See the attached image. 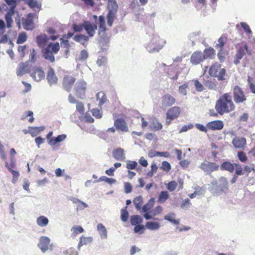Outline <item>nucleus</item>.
<instances>
[{"label": "nucleus", "mask_w": 255, "mask_h": 255, "mask_svg": "<svg viewBox=\"0 0 255 255\" xmlns=\"http://www.w3.org/2000/svg\"><path fill=\"white\" fill-rule=\"evenodd\" d=\"M47 32L49 34H53L52 35H51L50 37V39L52 40H55L59 37V35L58 34L56 35V34L57 33L56 31L51 27L49 28L47 30Z\"/></svg>", "instance_id": "48"}, {"label": "nucleus", "mask_w": 255, "mask_h": 255, "mask_svg": "<svg viewBox=\"0 0 255 255\" xmlns=\"http://www.w3.org/2000/svg\"><path fill=\"white\" fill-rule=\"evenodd\" d=\"M199 167L207 174H210L212 172L218 170L219 165L215 162L206 161L202 162Z\"/></svg>", "instance_id": "10"}, {"label": "nucleus", "mask_w": 255, "mask_h": 255, "mask_svg": "<svg viewBox=\"0 0 255 255\" xmlns=\"http://www.w3.org/2000/svg\"><path fill=\"white\" fill-rule=\"evenodd\" d=\"M204 85L210 90H215L217 88L216 84L211 80L205 81Z\"/></svg>", "instance_id": "52"}, {"label": "nucleus", "mask_w": 255, "mask_h": 255, "mask_svg": "<svg viewBox=\"0 0 255 255\" xmlns=\"http://www.w3.org/2000/svg\"><path fill=\"white\" fill-rule=\"evenodd\" d=\"M113 155L114 158L117 160L123 161L126 158L124 150L121 148L114 149L113 151Z\"/></svg>", "instance_id": "22"}, {"label": "nucleus", "mask_w": 255, "mask_h": 255, "mask_svg": "<svg viewBox=\"0 0 255 255\" xmlns=\"http://www.w3.org/2000/svg\"><path fill=\"white\" fill-rule=\"evenodd\" d=\"M114 126L116 129L123 132H127L128 130L127 124L123 118H119L115 120Z\"/></svg>", "instance_id": "16"}, {"label": "nucleus", "mask_w": 255, "mask_h": 255, "mask_svg": "<svg viewBox=\"0 0 255 255\" xmlns=\"http://www.w3.org/2000/svg\"><path fill=\"white\" fill-rule=\"evenodd\" d=\"M203 54L205 59H213L216 55V51L212 47L206 48L204 50Z\"/></svg>", "instance_id": "23"}, {"label": "nucleus", "mask_w": 255, "mask_h": 255, "mask_svg": "<svg viewBox=\"0 0 255 255\" xmlns=\"http://www.w3.org/2000/svg\"><path fill=\"white\" fill-rule=\"evenodd\" d=\"M83 228L80 226H74L71 228L72 236L75 237L77 235L84 232Z\"/></svg>", "instance_id": "38"}, {"label": "nucleus", "mask_w": 255, "mask_h": 255, "mask_svg": "<svg viewBox=\"0 0 255 255\" xmlns=\"http://www.w3.org/2000/svg\"><path fill=\"white\" fill-rule=\"evenodd\" d=\"M76 110L81 114H83L84 112V106L81 102H77L76 103Z\"/></svg>", "instance_id": "61"}, {"label": "nucleus", "mask_w": 255, "mask_h": 255, "mask_svg": "<svg viewBox=\"0 0 255 255\" xmlns=\"http://www.w3.org/2000/svg\"><path fill=\"white\" fill-rule=\"evenodd\" d=\"M66 137V135L65 134H61L59 135L56 137H53L52 138L50 141L49 143L51 145L55 144L56 143L58 142H60L61 141H63Z\"/></svg>", "instance_id": "37"}, {"label": "nucleus", "mask_w": 255, "mask_h": 255, "mask_svg": "<svg viewBox=\"0 0 255 255\" xmlns=\"http://www.w3.org/2000/svg\"><path fill=\"white\" fill-rule=\"evenodd\" d=\"M16 166L15 161L14 157H10V163L8 164L7 162H5V167L8 169L9 171L13 170Z\"/></svg>", "instance_id": "46"}, {"label": "nucleus", "mask_w": 255, "mask_h": 255, "mask_svg": "<svg viewBox=\"0 0 255 255\" xmlns=\"http://www.w3.org/2000/svg\"><path fill=\"white\" fill-rule=\"evenodd\" d=\"M36 53L34 48L30 49V53L29 57V61L32 62H34L36 59Z\"/></svg>", "instance_id": "60"}, {"label": "nucleus", "mask_w": 255, "mask_h": 255, "mask_svg": "<svg viewBox=\"0 0 255 255\" xmlns=\"http://www.w3.org/2000/svg\"><path fill=\"white\" fill-rule=\"evenodd\" d=\"M226 37L223 36L220 37L218 40V43L216 45V47L217 48H219L220 49H223V47L226 43Z\"/></svg>", "instance_id": "47"}, {"label": "nucleus", "mask_w": 255, "mask_h": 255, "mask_svg": "<svg viewBox=\"0 0 255 255\" xmlns=\"http://www.w3.org/2000/svg\"><path fill=\"white\" fill-rule=\"evenodd\" d=\"M96 97L99 101V105L100 106L103 105L107 100L106 95L103 92H98L97 94Z\"/></svg>", "instance_id": "34"}, {"label": "nucleus", "mask_w": 255, "mask_h": 255, "mask_svg": "<svg viewBox=\"0 0 255 255\" xmlns=\"http://www.w3.org/2000/svg\"><path fill=\"white\" fill-rule=\"evenodd\" d=\"M121 218V220L124 222L128 221V213L126 209H122Z\"/></svg>", "instance_id": "55"}, {"label": "nucleus", "mask_w": 255, "mask_h": 255, "mask_svg": "<svg viewBox=\"0 0 255 255\" xmlns=\"http://www.w3.org/2000/svg\"><path fill=\"white\" fill-rule=\"evenodd\" d=\"M117 12L108 11L106 15L107 24L109 27H112L114 20L117 18Z\"/></svg>", "instance_id": "28"}, {"label": "nucleus", "mask_w": 255, "mask_h": 255, "mask_svg": "<svg viewBox=\"0 0 255 255\" xmlns=\"http://www.w3.org/2000/svg\"><path fill=\"white\" fill-rule=\"evenodd\" d=\"M233 98L236 104L244 103L247 100L243 90L238 85L235 86L233 89Z\"/></svg>", "instance_id": "8"}, {"label": "nucleus", "mask_w": 255, "mask_h": 255, "mask_svg": "<svg viewBox=\"0 0 255 255\" xmlns=\"http://www.w3.org/2000/svg\"><path fill=\"white\" fill-rule=\"evenodd\" d=\"M235 107L232 96L228 93H225L220 97L215 107L216 111L221 115L234 111Z\"/></svg>", "instance_id": "1"}, {"label": "nucleus", "mask_w": 255, "mask_h": 255, "mask_svg": "<svg viewBox=\"0 0 255 255\" xmlns=\"http://www.w3.org/2000/svg\"><path fill=\"white\" fill-rule=\"evenodd\" d=\"M46 79L50 85H55L57 83L58 78L54 69L51 67L48 68Z\"/></svg>", "instance_id": "18"}, {"label": "nucleus", "mask_w": 255, "mask_h": 255, "mask_svg": "<svg viewBox=\"0 0 255 255\" xmlns=\"http://www.w3.org/2000/svg\"><path fill=\"white\" fill-rule=\"evenodd\" d=\"M193 81L194 82L195 88L197 91L202 92L204 91V86L200 82L196 79L193 80Z\"/></svg>", "instance_id": "50"}, {"label": "nucleus", "mask_w": 255, "mask_h": 255, "mask_svg": "<svg viewBox=\"0 0 255 255\" xmlns=\"http://www.w3.org/2000/svg\"><path fill=\"white\" fill-rule=\"evenodd\" d=\"M97 230L102 238H106L107 237V231L105 227L102 224H99L97 225Z\"/></svg>", "instance_id": "32"}, {"label": "nucleus", "mask_w": 255, "mask_h": 255, "mask_svg": "<svg viewBox=\"0 0 255 255\" xmlns=\"http://www.w3.org/2000/svg\"><path fill=\"white\" fill-rule=\"evenodd\" d=\"M107 9L108 11L117 12L118 4L116 0H108L107 3Z\"/></svg>", "instance_id": "27"}, {"label": "nucleus", "mask_w": 255, "mask_h": 255, "mask_svg": "<svg viewBox=\"0 0 255 255\" xmlns=\"http://www.w3.org/2000/svg\"><path fill=\"white\" fill-rule=\"evenodd\" d=\"M23 27L26 30H31L34 27V23L31 18L27 17V18L23 22Z\"/></svg>", "instance_id": "35"}, {"label": "nucleus", "mask_w": 255, "mask_h": 255, "mask_svg": "<svg viewBox=\"0 0 255 255\" xmlns=\"http://www.w3.org/2000/svg\"><path fill=\"white\" fill-rule=\"evenodd\" d=\"M209 74L213 77L217 78L219 81H223L227 76L226 70L221 68V65L218 62L213 64L209 70Z\"/></svg>", "instance_id": "3"}, {"label": "nucleus", "mask_w": 255, "mask_h": 255, "mask_svg": "<svg viewBox=\"0 0 255 255\" xmlns=\"http://www.w3.org/2000/svg\"><path fill=\"white\" fill-rule=\"evenodd\" d=\"M88 85L83 80H78L74 87L75 95L79 99H83L86 97V93L87 90Z\"/></svg>", "instance_id": "5"}, {"label": "nucleus", "mask_w": 255, "mask_h": 255, "mask_svg": "<svg viewBox=\"0 0 255 255\" xmlns=\"http://www.w3.org/2000/svg\"><path fill=\"white\" fill-rule=\"evenodd\" d=\"M12 175V182L14 184L17 181L19 177V173L18 171L14 170L9 171Z\"/></svg>", "instance_id": "58"}, {"label": "nucleus", "mask_w": 255, "mask_h": 255, "mask_svg": "<svg viewBox=\"0 0 255 255\" xmlns=\"http://www.w3.org/2000/svg\"><path fill=\"white\" fill-rule=\"evenodd\" d=\"M236 48L237 49V53L234 58V63L238 64L240 63V61L243 58L246 53H247L249 55L252 54L251 51L249 49L248 45L246 42H242L238 43L236 45Z\"/></svg>", "instance_id": "4"}, {"label": "nucleus", "mask_w": 255, "mask_h": 255, "mask_svg": "<svg viewBox=\"0 0 255 255\" xmlns=\"http://www.w3.org/2000/svg\"><path fill=\"white\" fill-rule=\"evenodd\" d=\"M130 221L131 224L135 226L141 224L143 222V219L139 215H133L131 216Z\"/></svg>", "instance_id": "33"}, {"label": "nucleus", "mask_w": 255, "mask_h": 255, "mask_svg": "<svg viewBox=\"0 0 255 255\" xmlns=\"http://www.w3.org/2000/svg\"><path fill=\"white\" fill-rule=\"evenodd\" d=\"M181 109L177 106H174L168 109L166 113V125L169 126L172 120L176 119L180 115Z\"/></svg>", "instance_id": "7"}, {"label": "nucleus", "mask_w": 255, "mask_h": 255, "mask_svg": "<svg viewBox=\"0 0 255 255\" xmlns=\"http://www.w3.org/2000/svg\"><path fill=\"white\" fill-rule=\"evenodd\" d=\"M204 57L201 51H196L191 56L190 62L193 65H198L203 62Z\"/></svg>", "instance_id": "13"}, {"label": "nucleus", "mask_w": 255, "mask_h": 255, "mask_svg": "<svg viewBox=\"0 0 255 255\" xmlns=\"http://www.w3.org/2000/svg\"><path fill=\"white\" fill-rule=\"evenodd\" d=\"M188 87V84L187 83H185L181 86L179 87V92L182 95L186 96L187 94L186 89Z\"/></svg>", "instance_id": "56"}, {"label": "nucleus", "mask_w": 255, "mask_h": 255, "mask_svg": "<svg viewBox=\"0 0 255 255\" xmlns=\"http://www.w3.org/2000/svg\"><path fill=\"white\" fill-rule=\"evenodd\" d=\"M98 24L99 25V32L105 33L107 30V28L106 25L105 19L103 15H100L99 16V21Z\"/></svg>", "instance_id": "26"}, {"label": "nucleus", "mask_w": 255, "mask_h": 255, "mask_svg": "<svg viewBox=\"0 0 255 255\" xmlns=\"http://www.w3.org/2000/svg\"><path fill=\"white\" fill-rule=\"evenodd\" d=\"M252 78L250 76L248 78V84L251 92L255 94V84L252 82Z\"/></svg>", "instance_id": "64"}, {"label": "nucleus", "mask_w": 255, "mask_h": 255, "mask_svg": "<svg viewBox=\"0 0 255 255\" xmlns=\"http://www.w3.org/2000/svg\"><path fill=\"white\" fill-rule=\"evenodd\" d=\"M235 170V174L237 176L243 175L244 174V171L241 166L238 163H234Z\"/></svg>", "instance_id": "53"}, {"label": "nucleus", "mask_w": 255, "mask_h": 255, "mask_svg": "<svg viewBox=\"0 0 255 255\" xmlns=\"http://www.w3.org/2000/svg\"><path fill=\"white\" fill-rule=\"evenodd\" d=\"M84 29L90 37H93L95 34L97 26L96 24L91 23L89 21H84L83 22Z\"/></svg>", "instance_id": "12"}, {"label": "nucleus", "mask_w": 255, "mask_h": 255, "mask_svg": "<svg viewBox=\"0 0 255 255\" xmlns=\"http://www.w3.org/2000/svg\"><path fill=\"white\" fill-rule=\"evenodd\" d=\"M232 143L236 148H242L246 144V139L245 137H236L233 139Z\"/></svg>", "instance_id": "21"}, {"label": "nucleus", "mask_w": 255, "mask_h": 255, "mask_svg": "<svg viewBox=\"0 0 255 255\" xmlns=\"http://www.w3.org/2000/svg\"><path fill=\"white\" fill-rule=\"evenodd\" d=\"M28 70V63L27 62L25 63H20L18 64L17 70L16 74L18 76H22L25 73L27 72Z\"/></svg>", "instance_id": "24"}, {"label": "nucleus", "mask_w": 255, "mask_h": 255, "mask_svg": "<svg viewBox=\"0 0 255 255\" xmlns=\"http://www.w3.org/2000/svg\"><path fill=\"white\" fill-rule=\"evenodd\" d=\"M48 40L49 38L44 34H41L36 37V43L40 48L45 47L47 45Z\"/></svg>", "instance_id": "20"}, {"label": "nucleus", "mask_w": 255, "mask_h": 255, "mask_svg": "<svg viewBox=\"0 0 255 255\" xmlns=\"http://www.w3.org/2000/svg\"><path fill=\"white\" fill-rule=\"evenodd\" d=\"M177 186V182L174 181H170L166 186L167 189L170 192L174 191Z\"/></svg>", "instance_id": "51"}, {"label": "nucleus", "mask_w": 255, "mask_h": 255, "mask_svg": "<svg viewBox=\"0 0 255 255\" xmlns=\"http://www.w3.org/2000/svg\"><path fill=\"white\" fill-rule=\"evenodd\" d=\"M50 243V240L48 237L42 236L39 239L37 246L43 253H45L48 250Z\"/></svg>", "instance_id": "17"}, {"label": "nucleus", "mask_w": 255, "mask_h": 255, "mask_svg": "<svg viewBox=\"0 0 255 255\" xmlns=\"http://www.w3.org/2000/svg\"><path fill=\"white\" fill-rule=\"evenodd\" d=\"M206 127L207 128L211 130H221L224 127V124L221 121H213L209 122Z\"/></svg>", "instance_id": "19"}, {"label": "nucleus", "mask_w": 255, "mask_h": 255, "mask_svg": "<svg viewBox=\"0 0 255 255\" xmlns=\"http://www.w3.org/2000/svg\"><path fill=\"white\" fill-rule=\"evenodd\" d=\"M33 113L32 111H29L26 112L23 115H22L21 119V120H24L27 117L29 116L30 118L28 120L30 123H32L34 121V118L33 117Z\"/></svg>", "instance_id": "54"}, {"label": "nucleus", "mask_w": 255, "mask_h": 255, "mask_svg": "<svg viewBox=\"0 0 255 255\" xmlns=\"http://www.w3.org/2000/svg\"><path fill=\"white\" fill-rule=\"evenodd\" d=\"M26 48V45L18 46L17 48L18 52L22 58L25 56V51Z\"/></svg>", "instance_id": "63"}, {"label": "nucleus", "mask_w": 255, "mask_h": 255, "mask_svg": "<svg viewBox=\"0 0 255 255\" xmlns=\"http://www.w3.org/2000/svg\"><path fill=\"white\" fill-rule=\"evenodd\" d=\"M176 102L175 99L169 94H165L161 99L162 107L166 108L174 105Z\"/></svg>", "instance_id": "14"}, {"label": "nucleus", "mask_w": 255, "mask_h": 255, "mask_svg": "<svg viewBox=\"0 0 255 255\" xmlns=\"http://www.w3.org/2000/svg\"><path fill=\"white\" fill-rule=\"evenodd\" d=\"M163 41L159 37H155L146 45V49L149 52H158L163 48Z\"/></svg>", "instance_id": "6"}, {"label": "nucleus", "mask_w": 255, "mask_h": 255, "mask_svg": "<svg viewBox=\"0 0 255 255\" xmlns=\"http://www.w3.org/2000/svg\"><path fill=\"white\" fill-rule=\"evenodd\" d=\"M160 168L164 171L168 172L171 169V166L168 161H164L162 162Z\"/></svg>", "instance_id": "49"}, {"label": "nucleus", "mask_w": 255, "mask_h": 255, "mask_svg": "<svg viewBox=\"0 0 255 255\" xmlns=\"http://www.w3.org/2000/svg\"><path fill=\"white\" fill-rule=\"evenodd\" d=\"M27 39V35L25 32H21L19 34L16 43L18 44H22L25 42Z\"/></svg>", "instance_id": "41"}, {"label": "nucleus", "mask_w": 255, "mask_h": 255, "mask_svg": "<svg viewBox=\"0 0 255 255\" xmlns=\"http://www.w3.org/2000/svg\"><path fill=\"white\" fill-rule=\"evenodd\" d=\"M36 223L40 227H45L48 224L49 220L46 217L40 216L37 218Z\"/></svg>", "instance_id": "30"}, {"label": "nucleus", "mask_w": 255, "mask_h": 255, "mask_svg": "<svg viewBox=\"0 0 255 255\" xmlns=\"http://www.w3.org/2000/svg\"><path fill=\"white\" fill-rule=\"evenodd\" d=\"M98 182L99 181H104L109 184H113L116 182V180L113 178H110L105 176H102L99 178V179L97 180Z\"/></svg>", "instance_id": "44"}, {"label": "nucleus", "mask_w": 255, "mask_h": 255, "mask_svg": "<svg viewBox=\"0 0 255 255\" xmlns=\"http://www.w3.org/2000/svg\"><path fill=\"white\" fill-rule=\"evenodd\" d=\"M92 115L97 119H100L102 117V113L98 109H94L91 111Z\"/></svg>", "instance_id": "62"}, {"label": "nucleus", "mask_w": 255, "mask_h": 255, "mask_svg": "<svg viewBox=\"0 0 255 255\" xmlns=\"http://www.w3.org/2000/svg\"><path fill=\"white\" fill-rule=\"evenodd\" d=\"M162 211V207L160 206H156L155 209H154L151 212V214L152 217L155 216L158 214H160Z\"/></svg>", "instance_id": "57"}, {"label": "nucleus", "mask_w": 255, "mask_h": 255, "mask_svg": "<svg viewBox=\"0 0 255 255\" xmlns=\"http://www.w3.org/2000/svg\"><path fill=\"white\" fill-rule=\"evenodd\" d=\"M74 39L76 41L81 42V43H84L85 42H86L88 40V37L83 34H78L74 36Z\"/></svg>", "instance_id": "43"}, {"label": "nucleus", "mask_w": 255, "mask_h": 255, "mask_svg": "<svg viewBox=\"0 0 255 255\" xmlns=\"http://www.w3.org/2000/svg\"><path fill=\"white\" fill-rule=\"evenodd\" d=\"M155 203V199L152 198L149 199L147 203L143 206L142 207V211L144 213L143 215L144 217L146 220H149L152 219V215L151 214V209Z\"/></svg>", "instance_id": "11"}, {"label": "nucleus", "mask_w": 255, "mask_h": 255, "mask_svg": "<svg viewBox=\"0 0 255 255\" xmlns=\"http://www.w3.org/2000/svg\"><path fill=\"white\" fill-rule=\"evenodd\" d=\"M133 202L135 205V208L137 210L140 209L142 204V203H143L142 197L140 196H139L138 197H135L134 199Z\"/></svg>", "instance_id": "42"}, {"label": "nucleus", "mask_w": 255, "mask_h": 255, "mask_svg": "<svg viewBox=\"0 0 255 255\" xmlns=\"http://www.w3.org/2000/svg\"><path fill=\"white\" fill-rule=\"evenodd\" d=\"M169 197V194L166 191L160 192L158 197V202L164 203Z\"/></svg>", "instance_id": "29"}, {"label": "nucleus", "mask_w": 255, "mask_h": 255, "mask_svg": "<svg viewBox=\"0 0 255 255\" xmlns=\"http://www.w3.org/2000/svg\"><path fill=\"white\" fill-rule=\"evenodd\" d=\"M30 75L36 81H39L45 77V74L43 70L37 67H34L33 68Z\"/></svg>", "instance_id": "15"}, {"label": "nucleus", "mask_w": 255, "mask_h": 255, "mask_svg": "<svg viewBox=\"0 0 255 255\" xmlns=\"http://www.w3.org/2000/svg\"><path fill=\"white\" fill-rule=\"evenodd\" d=\"M220 169L232 173L235 169V165L229 161H225L221 164Z\"/></svg>", "instance_id": "25"}, {"label": "nucleus", "mask_w": 255, "mask_h": 255, "mask_svg": "<svg viewBox=\"0 0 255 255\" xmlns=\"http://www.w3.org/2000/svg\"><path fill=\"white\" fill-rule=\"evenodd\" d=\"M175 218V214L173 213L169 214L164 216V219L168 221L174 225H178L179 224V221L176 220Z\"/></svg>", "instance_id": "39"}, {"label": "nucleus", "mask_w": 255, "mask_h": 255, "mask_svg": "<svg viewBox=\"0 0 255 255\" xmlns=\"http://www.w3.org/2000/svg\"><path fill=\"white\" fill-rule=\"evenodd\" d=\"M59 49L60 46L58 42L51 43L42 50V56L45 59L53 63L55 61L54 54L57 53Z\"/></svg>", "instance_id": "2"}, {"label": "nucleus", "mask_w": 255, "mask_h": 255, "mask_svg": "<svg viewBox=\"0 0 255 255\" xmlns=\"http://www.w3.org/2000/svg\"><path fill=\"white\" fill-rule=\"evenodd\" d=\"M93 241V238L91 237H84L81 236L80 238V241L79 242L78 246L81 247L83 245H86L87 244H90Z\"/></svg>", "instance_id": "31"}, {"label": "nucleus", "mask_w": 255, "mask_h": 255, "mask_svg": "<svg viewBox=\"0 0 255 255\" xmlns=\"http://www.w3.org/2000/svg\"><path fill=\"white\" fill-rule=\"evenodd\" d=\"M238 157L239 160L242 162H246L248 160L247 156L243 151H239L238 152Z\"/></svg>", "instance_id": "59"}, {"label": "nucleus", "mask_w": 255, "mask_h": 255, "mask_svg": "<svg viewBox=\"0 0 255 255\" xmlns=\"http://www.w3.org/2000/svg\"><path fill=\"white\" fill-rule=\"evenodd\" d=\"M13 14V11H9L5 15V19L6 22L7 27L8 28L11 27L12 23L13 22L12 19V15Z\"/></svg>", "instance_id": "40"}, {"label": "nucleus", "mask_w": 255, "mask_h": 255, "mask_svg": "<svg viewBox=\"0 0 255 255\" xmlns=\"http://www.w3.org/2000/svg\"><path fill=\"white\" fill-rule=\"evenodd\" d=\"M27 4L32 8H37L40 9L41 6V3H39L37 0H29Z\"/></svg>", "instance_id": "45"}, {"label": "nucleus", "mask_w": 255, "mask_h": 255, "mask_svg": "<svg viewBox=\"0 0 255 255\" xmlns=\"http://www.w3.org/2000/svg\"><path fill=\"white\" fill-rule=\"evenodd\" d=\"M145 227L150 230H156L159 228L160 225L155 222H147L145 224Z\"/></svg>", "instance_id": "36"}, {"label": "nucleus", "mask_w": 255, "mask_h": 255, "mask_svg": "<svg viewBox=\"0 0 255 255\" xmlns=\"http://www.w3.org/2000/svg\"><path fill=\"white\" fill-rule=\"evenodd\" d=\"M76 82V78L70 74L64 75L62 80L63 88L67 92H70Z\"/></svg>", "instance_id": "9"}]
</instances>
